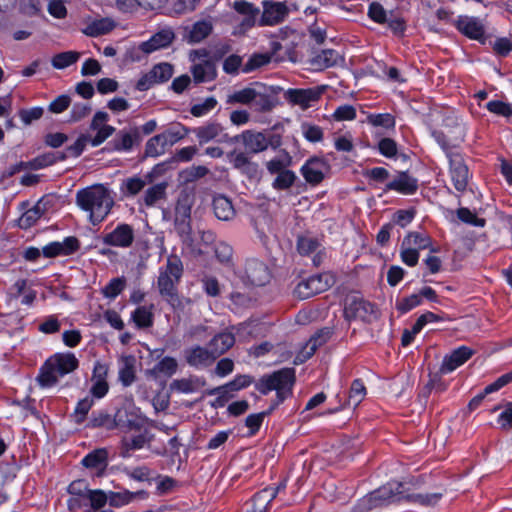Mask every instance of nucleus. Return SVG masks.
Masks as SVG:
<instances>
[{"label": "nucleus", "instance_id": "1", "mask_svg": "<svg viewBox=\"0 0 512 512\" xmlns=\"http://www.w3.org/2000/svg\"><path fill=\"white\" fill-rule=\"evenodd\" d=\"M76 203L81 209L89 212L91 223L96 225L110 213L114 200L108 189L102 185H95L78 191Z\"/></svg>", "mask_w": 512, "mask_h": 512}, {"label": "nucleus", "instance_id": "2", "mask_svg": "<svg viewBox=\"0 0 512 512\" xmlns=\"http://www.w3.org/2000/svg\"><path fill=\"white\" fill-rule=\"evenodd\" d=\"M78 364L73 353H57L45 361L37 376V382L43 388L52 387L58 382L59 377L76 370Z\"/></svg>", "mask_w": 512, "mask_h": 512}, {"label": "nucleus", "instance_id": "3", "mask_svg": "<svg viewBox=\"0 0 512 512\" xmlns=\"http://www.w3.org/2000/svg\"><path fill=\"white\" fill-rule=\"evenodd\" d=\"M294 381V369L284 368L259 379L256 383V389L264 395L275 390L278 399L277 403H281L291 394Z\"/></svg>", "mask_w": 512, "mask_h": 512}, {"label": "nucleus", "instance_id": "4", "mask_svg": "<svg viewBox=\"0 0 512 512\" xmlns=\"http://www.w3.org/2000/svg\"><path fill=\"white\" fill-rule=\"evenodd\" d=\"M183 273V265L177 256H170L167 259L166 267L160 271L157 286L160 295L168 302L174 303L177 300V284Z\"/></svg>", "mask_w": 512, "mask_h": 512}, {"label": "nucleus", "instance_id": "5", "mask_svg": "<svg viewBox=\"0 0 512 512\" xmlns=\"http://www.w3.org/2000/svg\"><path fill=\"white\" fill-rule=\"evenodd\" d=\"M333 284V278L327 273L317 274L301 280L294 289L299 299H308L326 291Z\"/></svg>", "mask_w": 512, "mask_h": 512}, {"label": "nucleus", "instance_id": "6", "mask_svg": "<svg viewBox=\"0 0 512 512\" xmlns=\"http://www.w3.org/2000/svg\"><path fill=\"white\" fill-rule=\"evenodd\" d=\"M344 314L346 319H360L371 322L377 318L375 306L358 296H348L345 302Z\"/></svg>", "mask_w": 512, "mask_h": 512}, {"label": "nucleus", "instance_id": "7", "mask_svg": "<svg viewBox=\"0 0 512 512\" xmlns=\"http://www.w3.org/2000/svg\"><path fill=\"white\" fill-rule=\"evenodd\" d=\"M325 90L324 86L307 89H288L284 92V99L293 106L306 110L318 102Z\"/></svg>", "mask_w": 512, "mask_h": 512}, {"label": "nucleus", "instance_id": "8", "mask_svg": "<svg viewBox=\"0 0 512 512\" xmlns=\"http://www.w3.org/2000/svg\"><path fill=\"white\" fill-rule=\"evenodd\" d=\"M89 425L94 428L106 427L107 429L120 428L125 430L134 428L135 422L127 418L126 410L119 409L113 418L105 412L94 413Z\"/></svg>", "mask_w": 512, "mask_h": 512}, {"label": "nucleus", "instance_id": "9", "mask_svg": "<svg viewBox=\"0 0 512 512\" xmlns=\"http://www.w3.org/2000/svg\"><path fill=\"white\" fill-rule=\"evenodd\" d=\"M135 240V231L129 224H119L111 232L102 236L104 244L117 248H130Z\"/></svg>", "mask_w": 512, "mask_h": 512}, {"label": "nucleus", "instance_id": "10", "mask_svg": "<svg viewBox=\"0 0 512 512\" xmlns=\"http://www.w3.org/2000/svg\"><path fill=\"white\" fill-rule=\"evenodd\" d=\"M447 156L450 162V173L454 187L457 191H465L468 184V167L460 154L448 152Z\"/></svg>", "mask_w": 512, "mask_h": 512}, {"label": "nucleus", "instance_id": "11", "mask_svg": "<svg viewBox=\"0 0 512 512\" xmlns=\"http://www.w3.org/2000/svg\"><path fill=\"white\" fill-rule=\"evenodd\" d=\"M329 170L330 166L324 159L313 157L302 166L301 173L309 184L317 185L323 181Z\"/></svg>", "mask_w": 512, "mask_h": 512}, {"label": "nucleus", "instance_id": "12", "mask_svg": "<svg viewBox=\"0 0 512 512\" xmlns=\"http://www.w3.org/2000/svg\"><path fill=\"white\" fill-rule=\"evenodd\" d=\"M289 9L284 2H263V13L260 19V25L273 26L281 23L287 17Z\"/></svg>", "mask_w": 512, "mask_h": 512}, {"label": "nucleus", "instance_id": "13", "mask_svg": "<svg viewBox=\"0 0 512 512\" xmlns=\"http://www.w3.org/2000/svg\"><path fill=\"white\" fill-rule=\"evenodd\" d=\"M245 279L254 286H263L270 280L268 267L257 259H248L245 264Z\"/></svg>", "mask_w": 512, "mask_h": 512}, {"label": "nucleus", "instance_id": "14", "mask_svg": "<svg viewBox=\"0 0 512 512\" xmlns=\"http://www.w3.org/2000/svg\"><path fill=\"white\" fill-rule=\"evenodd\" d=\"M200 144L217 140L220 143L231 142L228 134L224 133L223 126L218 122H208L205 125L197 127L193 130Z\"/></svg>", "mask_w": 512, "mask_h": 512}, {"label": "nucleus", "instance_id": "15", "mask_svg": "<svg viewBox=\"0 0 512 512\" xmlns=\"http://www.w3.org/2000/svg\"><path fill=\"white\" fill-rule=\"evenodd\" d=\"M191 208L186 204H178L175 209V229L182 241L192 244V228L190 224Z\"/></svg>", "mask_w": 512, "mask_h": 512}, {"label": "nucleus", "instance_id": "16", "mask_svg": "<svg viewBox=\"0 0 512 512\" xmlns=\"http://www.w3.org/2000/svg\"><path fill=\"white\" fill-rule=\"evenodd\" d=\"M184 358L190 366L195 368L207 367L216 360L209 346L205 348L199 345L186 349Z\"/></svg>", "mask_w": 512, "mask_h": 512}, {"label": "nucleus", "instance_id": "17", "mask_svg": "<svg viewBox=\"0 0 512 512\" xmlns=\"http://www.w3.org/2000/svg\"><path fill=\"white\" fill-rule=\"evenodd\" d=\"M241 141L249 153L257 154L266 150L265 134L246 130L231 138V142Z\"/></svg>", "mask_w": 512, "mask_h": 512}, {"label": "nucleus", "instance_id": "18", "mask_svg": "<svg viewBox=\"0 0 512 512\" xmlns=\"http://www.w3.org/2000/svg\"><path fill=\"white\" fill-rule=\"evenodd\" d=\"M473 354L474 351L466 346H461L455 349L451 354L444 357L442 365L439 369L440 374H447L454 371L459 366L463 365L467 360H469Z\"/></svg>", "mask_w": 512, "mask_h": 512}, {"label": "nucleus", "instance_id": "19", "mask_svg": "<svg viewBox=\"0 0 512 512\" xmlns=\"http://www.w3.org/2000/svg\"><path fill=\"white\" fill-rule=\"evenodd\" d=\"M454 24L462 34L471 39L480 40L484 36V25L475 17L459 16Z\"/></svg>", "mask_w": 512, "mask_h": 512}, {"label": "nucleus", "instance_id": "20", "mask_svg": "<svg viewBox=\"0 0 512 512\" xmlns=\"http://www.w3.org/2000/svg\"><path fill=\"white\" fill-rule=\"evenodd\" d=\"M79 249V241L75 237H67L63 242H52L43 248L45 257L67 256Z\"/></svg>", "mask_w": 512, "mask_h": 512}, {"label": "nucleus", "instance_id": "21", "mask_svg": "<svg viewBox=\"0 0 512 512\" xmlns=\"http://www.w3.org/2000/svg\"><path fill=\"white\" fill-rule=\"evenodd\" d=\"M227 158L232 166L241 171V173L250 178L256 176L258 165L252 162L246 153L233 150L227 154Z\"/></svg>", "mask_w": 512, "mask_h": 512}, {"label": "nucleus", "instance_id": "22", "mask_svg": "<svg viewBox=\"0 0 512 512\" xmlns=\"http://www.w3.org/2000/svg\"><path fill=\"white\" fill-rule=\"evenodd\" d=\"M331 335L332 331L330 328H323L317 331L313 336H311L303 351L296 357V359L303 362L310 358L320 346L324 345L330 339Z\"/></svg>", "mask_w": 512, "mask_h": 512}, {"label": "nucleus", "instance_id": "23", "mask_svg": "<svg viewBox=\"0 0 512 512\" xmlns=\"http://www.w3.org/2000/svg\"><path fill=\"white\" fill-rule=\"evenodd\" d=\"M320 243L319 241L308 235L299 236L297 240V250L303 256H308L313 253L315 255L312 258L313 264L315 266H319L322 262L323 255L319 250Z\"/></svg>", "mask_w": 512, "mask_h": 512}, {"label": "nucleus", "instance_id": "24", "mask_svg": "<svg viewBox=\"0 0 512 512\" xmlns=\"http://www.w3.org/2000/svg\"><path fill=\"white\" fill-rule=\"evenodd\" d=\"M212 208L215 216L221 221H231L236 215L231 199L223 194L213 197Z\"/></svg>", "mask_w": 512, "mask_h": 512}, {"label": "nucleus", "instance_id": "25", "mask_svg": "<svg viewBox=\"0 0 512 512\" xmlns=\"http://www.w3.org/2000/svg\"><path fill=\"white\" fill-rule=\"evenodd\" d=\"M174 39V33L171 29H163L153 35L148 41L140 45L144 53H151L160 48L167 47Z\"/></svg>", "mask_w": 512, "mask_h": 512}, {"label": "nucleus", "instance_id": "26", "mask_svg": "<svg viewBox=\"0 0 512 512\" xmlns=\"http://www.w3.org/2000/svg\"><path fill=\"white\" fill-rule=\"evenodd\" d=\"M206 384L205 380L197 377L190 376L188 378L175 379L170 384V390L178 393L189 394L196 392Z\"/></svg>", "mask_w": 512, "mask_h": 512}, {"label": "nucleus", "instance_id": "27", "mask_svg": "<svg viewBox=\"0 0 512 512\" xmlns=\"http://www.w3.org/2000/svg\"><path fill=\"white\" fill-rule=\"evenodd\" d=\"M417 188V180L406 172L399 173L393 181L386 185L387 190H395L402 194H413Z\"/></svg>", "mask_w": 512, "mask_h": 512}, {"label": "nucleus", "instance_id": "28", "mask_svg": "<svg viewBox=\"0 0 512 512\" xmlns=\"http://www.w3.org/2000/svg\"><path fill=\"white\" fill-rule=\"evenodd\" d=\"M342 60L339 53L333 49H325L310 59V64L317 70H323L338 64Z\"/></svg>", "mask_w": 512, "mask_h": 512}, {"label": "nucleus", "instance_id": "29", "mask_svg": "<svg viewBox=\"0 0 512 512\" xmlns=\"http://www.w3.org/2000/svg\"><path fill=\"white\" fill-rule=\"evenodd\" d=\"M235 343L234 335L230 332H222L214 336L209 342V347L217 359L229 350Z\"/></svg>", "mask_w": 512, "mask_h": 512}, {"label": "nucleus", "instance_id": "30", "mask_svg": "<svg viewBox=\"0 0 512 512\" xmlns=\"http://www.w3.org/2000/svg\"><path fill=\"white\" fill-rule=\"evenodd\" d=\"M138 138L139 132L136 128L131 131L121 130L116 134L110 144L116 151H128L133 147Z\"/></svg>", "mask_w": 512, "mask_h": 512}, {"label": "nucleus", "instance_id": "31", "mask_svg": "<svg viewBox=\"0 0 512 512\" xmlns=\"http://www.w3.org/2000/svg\"><path fill=\"white\" fill-rule=\"evenodd\" d=\"M212 31V24L209 21H198L190 28H185L184 37L190 43H198L205 39Z\"/></svg>", "mask_w": 512, "mask_h": 512}, {"label": "nucleus", "instance_id": "32", "mask_svg": "<svg viewBox=\"0 0 512 512\" xmlns=\"http://www.w3.org/2000/svg\"><path fill=\"white\" fill-rule=\"evenodd\" d=\"M278 489L265 488L256 493L252 499L250 512H267L269 504L277 496Z\"/></svg>", "mask_w": 512, "mask_h": 512}, {"label": "nucleus", "instance_id": "33", "mask_svg": "<svg viewBox=\"0 0 512 512\" xmlns=\"http://www.w3.org/2000/svg\"><path fill=\"white\" fill-rule=\"evenodd\" d=\"M191 71L196 83L212 81L217 76L215 64L208 60L194 65Z\"/></svg>", "mask_w": 512, "mask_h": 512}, {"label": "nucleus", "instance_id": "34", "mask_svg": "<svg viewBox=\"0 0 512 512\" xmlns=\"http://www.w3.org/2000/svg\"><path fill=\"white\" fill-rule=\"evenodd\" d=\"M402 243L418 252L423 249H430L431 252H436V249L431 246V238L424 233L410 232L403 239Z\"/></svg>", "mask_w": 512, "mask_h": 512}, {"label": "nucleus", "instance_id": "35", "mask_svg": "<svg viewBox=\"0 0 512 512\" xmlns=\"http://www.w3.org/2000/svg\"><path fill=\"white\" fill-rule=\"evenodd\" d=\"M116 26V23L111 18H101L92 21L87 25L85 34L91 37H97L104 35L112 31Z\"/></svg>", "mask_w": 512, "mask_h": 512}, {"label": "nucleus", "instance_id": "36", "mask_svg": "<svg viewBox=\"0 0 512 512\" xmlns=\"http://www.w3.org/2000/svg\"><path fill=\"white\" fill-rule=\"evenodd\" d=\"M252 383V378L248 375H238L235 379L223 386L213 388L208 392L209 395H224L228 391H237Z\"/></svg>", "mask_w": 512, "mask_h": 512}, {"label": "nucleus", "instance_id": "37", "mask_svg": "<svg viewBox=\"0 0 512 512\" xmlns=\"http://www.w3.org/2000/svg\"><path fill=\"white\" fill-rule=\"evenodd\" d=\"M153 305L147 306H139L132 313L131 317L134 321L135 325L139 329H146L152 327L154 323V314L152 312Z\"/></svg>", "mask_w": 512, "mask_h": 512}, {"label": "nucleus", "instance_id": "38", "mask_svg": "<svg viewBox=\"0 0 512 512\" xmlns=\"http://www.w3.org/2000/svg\"><path fill=\"white\" fill-rule=\"evenodd\" d=\"M259 93L250 87H246L239 91H235L232 94L227 96L226 103L227 104H242L247 105L253 101H257Z\"/></svg>", "mask_w": 512, "mask_h": 512}, {"label": "nucleus", "instance_id": "39", "mask_svg": "<svg viewBox=\"0 0 512 512\" xmlns=\"http://www.w3.org/2000/svg\"><path fill=\"white\" fill-rule=\"evenodd\" d=\"M167 183H158L148 188L143 195V202L146 206L152 207L157 204L160 200L166 198Z\"/></svg>", "mask_w": 512, "mask_h": 512}, {"label": "nucleus", "instance_id": "40", "mask_svg": "<svg viewBox=\"0 0 512 512\" xmlns=\"http://www.w3.org/2000/svg\"><path fill=\"white\" fill-rule=\"evenodd\" d=\"M107 457L108 452L106 449H96L84 457L82 464L87 468H105L107 466Z\"/></svg>", "mask_w": 512, "mask_h": 512}, {"label": "nucleus", "instance_id": "41", "mask_svg": "<svg viewBox=\"0 0 512 512\" xmlns=\"http://www.w3.org/2000/svg\"><path fill=\"white\" fill-rule=\"evenodd\" d=\"M44 213V206L38 202L34 207L28 209L19 219L18 225L22 229H28L33 226Z\"/></svg>", "mask_w": 512, "mask_h": 512}, {"label": "nucleus", "instance_id": "42", "mask_svg": "<svg viewBox=\"0 0 512 512\" xmlns=\"http://www.w3.org/2000/svg\"><path fill=\"white\" fill-rule=\"evenodd\" d=\"M135 359L133 357H125L122 367L119 370V380L124 386H130L135 381Z\"/></svg>", "mask_w": 512, "mask_h": 512}, {"label": "nucleus", "instance_id": "43", "mask_svg": "<svg viewBox=\"0 0 512 512\" xmlns=\"http://www.w3.org/2000/svg\"><path fill=\"white\" fill-rule=\"evenodd\" d=\"M147 184L145 179L134 176L123 180L121 184V192L125 196L137 195Z\"/></svg>", "mask_w": 512, "mask_h": 512}, {"label": "nucleus", "instance_id": "44", "mask_svg": "<svg viewBox=\"0 0 512 512\" xmlns=\"http://www.w3.org/2000/svg\"><path fill=\"white\" fill-rule=\"evenodd\" d=\"M366 388L360 379L352 382L347 400L348 406L357 407L365 398Z\"/></svg>", "mask_w": 512, "mask_h": 512}, {"label": "nucleus", "instance_id": "45", "mask_svg": "<svg viewBox=\"0 0 512 512\" xmlns=\"http://www.w3.org/2000/svg\"><path fill=\"white\" fill-rule=\"evenodd\" d=\"M79 57H80L79 52L66 51V52L56 54L52 58L51 63H52V66L56 69H64V68L74 64L75 62H77Z\"/></svg>", "mask_w": 512, "mask_h": 512}, {"label": "nucleus", "instance_id": "46", "mask_svg": "<svg viewBox=\"0 0 512 512\" xmlns=\"http://www.w3.org/2000/svg\"><path fill=\"white\" fill-rule=\"evenodd\" d=\"M155 84L168 81L173 75V66L169 63H160L155 65L150 71Z\"/></svg>", "mask_w": 512, "mask_h": 512}, {"label": "nucleus", "instance_id": "47", "mask_svg": "<svg viewBox=\"0 0 512 512\" xmlns=\"http://www.w3.org/2000/svg\"><path fill=\"white\" fill-rule=\"evenodd\" d=\"M301 132L304 138L312 143L321 142L324 138L323 129L320 126L310 122H303L301 124Z\"/></svg>", "mask_w": 512, "mask_h": 512}, {"label": "nucleus", "instance_id": "48", "mask_svg": "<svg viewBox=\"0 0 512 512\" xmlns=\"http://www.w3.org/2000/svg\"><path fill=\"white\" fill-rule=\"evenodd\" d=\"M167 144L165 143V137L156 135L150 138L145 147V154L150 157H156L162 155L165 152Z\"/></svg>", "mask_w": 512, "mask_h": 512}, {"label": "nucleus", "instance_id": "49", "mask_svg": "<svg viewBox=\"0 0 512 512\" xmlns=\"http://www.w3.org/2000/svg\"><path fill=\"white\" fill-rule=\"evenodd\" d=\"M85 499L90 502L91 507L87 512L99 510L109 501L108 495L102 490H90Z\"/></svg>", "mask_w": 512, "mask_h": 512}, {"label": "nucleus", "instance_id": "50", "mask_svg": "<svg viewBox=\"0 0 512 512\" xmlns=\"http://www.w3.org/2000/svg\"><path fill=\"white\" fill-rule=\"evenodd\" d=\"M126 279L124 277L113 278L102 290L107 298H116L125 288Z\"/></svg>", "mask_w": 512, "mask_h": 512}, {"label": "nucleus", "instance_id": "51", "mask_svg": "<svg viewBox=\"0 0 512 512\" xmlns=\"http://www.w3.org/2000/svg\"><path fill=\"white\" fill-rule=\"evenodd\" d=\"M296 179V175L291 170H284L280 172L273 181V187L278 190H285L290 188Z\"/></svg>", "mask_w": 512, "mask_h": 512}, {"label": "nucleus", "instance_id": "52", "mask_svg": "<svg viewBox=\"0 0 512 512\" xmlns=\"http://www.w3.org/2000/svg\"><path fill=\"white\" fill-rule=\"evenodd\" d=\"M94 404L93 398L87 396L84 399L80 400L77 403V406L74 411V420L77 424H81L84 422L86 415Z\"/></svg>", "mask_w": 512, "mask_h": 512}, {"label": "nucleus", "instance_id": "53", "mask_svg": "<svg viewBox=\"0 0 512 512\" xmlns=\"http://www.w3.org/2000/svg\"><path fill=\"white\" fill-rule=\"evenodd\" d=\"M457 217L460 221L477 227H483L486 223L484 218H479L468 208H459L456 211Z\"/></svg>", "mask_w": 512, "mask_h": 512}, {"label": "nucleus", "instance_id": "54", "mask_svg": "<svg viewBox=\"0 0 512 512\" xmlns=\"http://www.w3.org/2000/svg\"><path fill=\"white\" fill-rule=\"evenodd\" d=\"M140 494L144 495L145 492H143V491L137 492V493H131L129 491L118 492V493L110 492V494L108 496L109 504L111 506H115V507L122 506V505L129 503L136 495H140Z\"/></svg>", "mask_w": 512, "mask_h": 512}, {"label": "nucleus", "instance_id": "55", "mask_svg": "<svg viewBox=\"0 0 512 512\" xmlns=\"http://www.w3.org/2000/svg\"><path fill=\"white\" fill-rule=\"evenodd\" d=\"M216 105V98L208 97L203 102L193 105L190 109V112L195 117H201L213 110Z\"/></svg>", "mask_w": 512, "mask_h": 512}, {"label": "nucleus", "instance_id": "56", "mask_svg": "<svg viewBox=\"0 0 512 512\" xmlns=\"http://www.w3.org/2000/svg\"><path fill=\"white\" fill-rule=\"evenodd\" d=\"M123 443V455L129 456L130 450L141 449L144 447L146 443V437L142 434L133 437H125L122 441Z\"/></svg>", "mask_w": 512, "mask_h": 512}, {"label": "nucleus", "instance_id": "57", "mask_svg": "<svg viewBox=\"0 0 512 512\" xmlns=\"http://www.w3.org/2000/svg\"><path fill=\"white\" fill-rule=\"evenodd\" d=\"M178 367L176 359L172 357H164L155 367L154 371L166 376L173 375Z\"/></svg>", "mask_w": 512, "mask_h": 512}, {"label": "nucleus", "instance_id": "58", "mask_svg": "<svg viewBox=\"0 0 512 512\" xmlns=\"http://www.w3.org/2000/svg\"><path fill=\"white\" fill-rule=\"evenodd\" d=\"M271 57L268 54H254L243 66V72L248 73L260 68L270 62Z\"/></svg>", "mask_w": 512, "mask_h": 512}, {"label": "nucleus", "instance_id": "59", "mask_svg": "<svg viewBox=\"0 0 512 512\" xmlns=\"http://www.w3.org/2000/svg\"><path fill=\"white\" fill-rule=\"evenodd\" d=\"M336 121H350L356 118V109L352 105L339 106L332 115Z\"/></svg>", "mask_w": 512, "mask_h": 512}, {"label": "nucleus", "instance_id": "60", "mask_svg": "<svg viewBox=\"0 0 512 512\" xmlns=\"http://www.w3.org/2000/svg\"><path fill=\"white\" fill-rule=\"evenodd\" d=\"M368 122L373 126H382L385 128H392L395 125V120L391 114H371L367 117Z\"/></svg>", "mask_w": 512, "mask_h": 512}, {"label": "nucleus", "instance_id": "61", "mask_svg": "<svg viewBox=\"0 0 512 512\" xmlns=\"http://www.w3.org/2000/svg\"><path fill=\"white\" fill-rule=\"evenodd\" d=\"M421 304V297L419 294H412L405 297L396 303V308L402 313H406L414 307Z\"/></svg>", "mask_w": 512, "mask_h": 512}, {"label": "nucleus", "instance_id": "62", "mask_svg": "<svg viewBox=\"0 0 512 512\" xmlns=\"http://www.w3.org/2000/svg\"><path fill=\"white\" fill-rule=\"evenodd\" d=\"M487 109L495 114L509 117L512 115V105L502 101H490L487 103Z\"/></svg>", "mask_w": 512, "mask_h": 512}, {"label": "nucleus", "instance_id": "63", "mask_svg": "<svg viewBox=\"0 0 512 512\" xmlns=\"http://www.w3.org/2000/svg\"><path fill=\"white\" fill-rule=\"evenodd\" d=\"M71 104V98L68 95H60L54 99L48 106L51 113L59 114L65 111Z\"/></svg>", "mask_w": 512, "mask_h": 512}, {"label": "nucleus", "instance_id": "64", "mask_svg": "<svg viewBox=\"0 0 512 512\" xmlns=\"http://www.w3.org/2000/svg\"><path fill=\"white\" fill-rule=\"evenodd\" d=\"M498 424L501 429L509 431L512 428V403L509 402L498 416Z\"/></svg>", "mask_w": 512, "mask_h": 512}]
</instances>
